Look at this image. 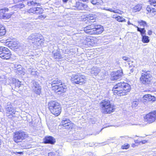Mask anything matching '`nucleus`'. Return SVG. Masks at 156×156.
I'll use <instances>...</instances> for the list:
<instances>
[{
  "mask_svg": "<svg viewBox=\"0 0 156 156\" xmlns=\"http://www.w3.org/2000/svg\"><path fill=\"white\" fill-rule=\"evenodd\" d=\"M112 143H114V142H111Z\"/></svg>",
  "mask_w": 156,
  "mask_h": 156,
  "instance_id": "obj_62",
  "label": "nucleus"
},
{
  "mask_svg": "<svg viewBox=\"0 0 156 156\" xmlns=\"http://www.w3.org/2000/svg\"><path fill=\"white\" fill-rule=\"evenodd\" d=\"M28 41L36 46H39L44 43V37L40 34L35 33L30 35L27 38Z\"/></svg>",
  "mask_w": 156,
  "mask_h": 156,
  "instance_id": "obj_4",
  "label": "nucleus"
},
{
  "mask_svg": "<svg viewBox=\"0 0 156 156\" xmlns=\"http://www.w3.org/2000/svg\"><path fill=\"white\" fill-rule=\"evenodd\" d=\"M10 50L6 47H0V57L3 59H8L11 57Z\"/></svg>",
  "mask_w": 156,
  "mask_h": 156,
  "instance_id": "obj_9",
  "label": "nucleus"
},
{
  "mask_svg": "<svg viewBox=\"0 0 156 156\" xmlns=\"http://www.w3.org/2000/svg\"><path fill=\"white\" fill-rule=\"evenodd\" d=\"M138 23L140 24V26H143L144 27L147 25V22L142 20L138 21Z\"/></svg>",
  "mask_w": 156,
  "mask_h": 156,
  "instance_id": "obj_33",
  "label": "nucleus"
},
{
  "mask_svg": "<svg viewBox=\"0 0 156 156\" xmlns=\"http://www.w3.org/2000/svg\"><path fill=\"white\" fill-rule=\"evenodd\" d=\"M113 17L114 18H115L117 20V19L118 16H117V15L114 14L113 15Z\"/></svg>",
  "mask_w": 156,
  "mask_h": 156,
  "instance_id": "obj_47",
  "label": "nucleus"
},
{
  "mask_svg": "<svg viewBox=\"0 0 156 156\" xmlns=\"http://www.w3.org/2000/svg\"><path fill=\"white\" fill-rule=\"evenodd\" d=\"M141 6L140 5H137L134 7L133 10L134 12H138L141 9Z\"/></svg>",
  "mask_w": 156,
  "mask_h": 156,
  "instance_id": "obj_31",
  "label": "nucleus"
},
{
  "mask_svg": "<svg viewBox=\"0 0 156 156\" xmlns=\"http://www.w3.org/2000/svg\"><path fill=\"white\" fill-rule=\"evenodd\" d=\"M13 83L12 84V87L14 86L15 88H19L20 85V82L19 80L16 78H13L12 79Z\"/></svg>",
  "mask_w": 156,
  "mask_h": 156,
  "instance_id": "obj_23",
  "label": "nucleus"
},
{
  "mask_svg": "<svg viewBox=\"0 0 156 156\" xmlns=\"http://www.w3.org/2000/svg\"><path fill=\"white\" fill-rule=\"evenodd\" d=\"M55 88H54V90L56 93H58V94L65 93L67 89V84L62 81L58 86H55Z\"/></svg>",
  "mask_w": 156,
  "mask_h": 156,
  "instance_id": "obj_11",
  "label": "nucleus"
},
{
  "mask_svg": "<svg viewBox=\"0 0 156 156\" xmlns=\"http://www.w3.org/2000/svg\"><path fill=\"white\" fill-rule=\"evenodd\" d=\"M149 2L151 3L150 4L152 6L156 8V1L155 0H149Z\"/></svg>",
  "mask_w": 156,
  "mask_h": 156,
  "instance_id": "obj_37",
  "label": "nucleus"
},
{
  "mask_svg": "<svg viewBox=\"0 0 156 156\" xmlns=\"http://www.w3.org/2000/svg\"><path fill=\"white\" fill-rule=\"evenodd\" d=\"M142 73L139 80L140 83L147 87L151 86L152 84V76L151 72L144 69L141 70Z\"/></svg>",
  "mask_w": 156,
  "mask_h": 156,
  "instance_id": "obj_2",
  "label": "nucleus"
},
{
  "mask_svg": "<svg viewBox=\"0 0 156 156\" xmlns=\"http://www.w3.org/2000/svg\"><path fill=\"white\" fill-rule=\"evenodd\" d=\"M58 106H56L55 108L51 111V113L55 115L58 116L61 113L62 111V108L59 104L58 105Z\"/></svg>",
  "mask_w": 156,
  "mask_h": 156,
  "instance_id": "obj_18",
  "label": "nucleus"
},
{
  "mask_svg": "<svg viewBox=\"0 0 156 156\" xmlns=\"http://www.w3.org/2000/svg\"><path fill=\"white\" fill-rule=\"evenodd\" d=\"M117 20L119 22H126V20L124 18H123L122 16H118Z\"/></svg>",
  "mask_w": 156,
  "mask_h": 156,
  "instance_id": "obj_36",
  "label": "nucleus"
},
{
  "mask_svg": "<svg viewBox=\"0 0 156 156\" xmlns=\"http://www.w3.org/2000/svg\"><path fill=\"white\" fill-rule=\"evenodd\" d=\"M86 79L84 75L78 73L72 76L71 81L74 84L81 85L86 83Z\"/></svg>",
  "mask_w": 156,
  "mask_h": 156,
  "instance_id": "obj_7",
  "label": "nucleus"
},
{
  "mask_svg": "<svg viewBox=\"0 0 156 156\" xmlns=\"http://www.w3.org/2000/svg\"><path fill=\"white\" fill-rule=\"evenodd\" d=\"M100 71L99 68L94 66L91 69L90 72L92 76H96L98 74Z\"/></svg>",
  "mask_w": 156,
  "mask_h": 156,
  "instance_id": "obj_22",
  "label": "nucleus"
},
{
  "mask_svg": "<svg viewBox=\"0 0 156 156\" xmlns=\"http://www.w3.org/2000/svg\"><path fill=\"white\" fill-rule=\"evenodd\" d=\"M102 26L96 23L89 25L84 28L85 32L90 34H99L104 31Z\"/></svg>",
  "mask_w": 156,
  "mask_h": 156,
  "instance_id": "obj_3",
  "label": "nucleus"
},
{
  "mask_svg": "<svg viewBox=\"0 0 156 156\" xmlns=\"http://www.w3.org/2000/svg\"><path fill=\"white\" fill-rule=\"evenodd\" d=\"M43 142L44 144H54L56 142L55 139L51 136H46L43 139Z\"/></svg>",
  "mask_w": 156,
  "mask_h": 156,
  "instance_id": "obj_17",
  "label": "nucleus"
},
{
  "mask_svg": "<svg viewBox=\"0 0 156 156\" xmlns=\"http://www.w3.org/2000/svg\"><path fill=\"white\" fill-rule=\"evenodd\" d=\"M129 145L127 144L126 145H125V144L124 145H123L122 147V149H127L129 148Z\"/></svg>",
  "mask_w": 156,
  "mask_h": 156,
  "instance_id": "obj_43",
  "label": "nucleus"
},
{
  "mask_svg": "<svg viewBox=\"0 0 156 156\" xmlns=\"http://www.w3.org/2000/svg\"><path fill=\"white\" fill-rule=\"evenodd\" d=\"M149 94H145L144 95L143 98V99L145 100V101H148V99L149 98Z\"/></svg>",
  "mask_w": 156,
  "mask_h": 156,
  "instance_id": "obj_41",
  "label": "nucleus"
},
{
  "mask_svg": "<svg viewBox=\"0 0 156 156\" xmlns=\"http://www.w3.org/2000/svg\"><path fill=\"white\" fill-rule=\"evenodd\" d=\"M104 9L106 11H109L110 12H113L114 13H118L119 14L122 15V13H123V12L121 11L119 9H116V10H113L112 8L111 9H105V8H104V9Z\"/></svg>",
  "mask_w": 156,
  "mask_h": 156,
  "instance_id": "obj_24",
  "label": "nucleus"
},
{
  "mask_svg": "<svg viewBox=\"0 0 156 156\" xmlns=\"http://www.w3.org/2000/svg\"><path fill=\"white\" fill-rule=\"evenodd\" d=\"M27 4L28 6H30L31 5L35 6L37 5V6L40 4L39 3L34 2L33 1L28 2H27Z\"/></svg>",
  "mask_w": 156,
  "mask_h": 156,
  "instance_id": "obj_34",
  "label": "nucleus"
},
{
  "mask_svg": "<svg viewBox=\"0 0 156 156\" xmlns=\"http://www.w3.org/2000/svg\"><path fill=\"white\" fill-rule=\"evenodd\" d=\"M5 109L6 114H9L8 116H12L13 117V115L16 112V109L15 108H13L12 105L10 102H8L7 103V105L5 106ZM10 118V117H9ZM11 118L12 117H10Z\"/></svg>",
  "mask_w": 156,
  "mask_h": 156,
  "instance_id": "obj_12",
  "label": "nucleus"
},
{
  "mask_svg": "<svg viewBox=\"0 0 156 156\" xmlns=\"http://www.w3.org/2000/svg\"><path fill=\"white\" fill-rule=\"evenodd\" d=\"M17 153H18L19 154H23V152H17Z\"/></svg>",
  "mask_w": 156,
  "mask_h": 156,
  "instance_id": "obj_52",
  "label": "nucleus"
},
{
  "mask_svg": "<svg viewBox=\"0 0 156 156\" xmlns=\"http://www.w3.org/2000/svg\"><path fill=\"white\" fill-rule=\"evenodd\" d=\"M63 126V128L68 130L72 129L73 128V124L71 123L70 120L66 118H64L61 123Z\"/></svg>",
  "mask_w": 156,
  "mask_h": 156,
  "instance_id": "obj_13",
  "label": "nucleus"
},
{
  "mask_svg": "<svg viewBox=\"0 0 156 156\" xmlns=\"http://www.w3.org/2000/svg\"><path fill=\"white\" fill-rule=\"evenodd\" d=\"M8 9L5 8L0 10V18L4 20H7L10 18L12 15L10 13H5L6 11H8Z\"/></svg>",
  "mask_w": 156,
  "mask_h": 156,
  "instance_id": "obj_15",
  "label": "nucleus"
},
{
  "mask_svg": "<svg viewBox=\"0 0 156 156\" xmlns=\"http://www.w3.org/2000/svg\"><path fill=\"white\" fill-rule=\"evenodd\" d=\"M112 138H111V139H111V140H113Z\"/></svg>",
  "mask_w": 156,
  "mask_h": 156,
  "instance_id": "obj_60",
  "label": "nucleus"
},
{
  "mask_svg": "<svg viewBox=\"0 0 156 156\" xmlns=\"http://www.w3.org/2000/svg\"><path fill=\"white\" fill-rule=\"evenodd\" d=\"M64 3H66L69 0H62Z\"/></svg>",
  "mask_w": 156,
  "mask_h": 156,
  "instance_id": "obj_53",
  "label": "nucleus"
},
{
  "mask_svg": "<svg viewBox=\"0 0 156 156\" xmlns=\"http://www.w3.org/2000/svg\"><path fill=\"white\" fill-rule=\"evenodd\" d=\"M146 141L145 140H144L142 141V143L143 144H145L146 142Z\"/></svg>",
  "mask_w": 156,
  "mask_h": 156,
  "instance_id": "obj_54",
  "label": "nucleus"
},
{
  "mask_svg": "<svg viewBox=\"0 0 156 156\" xmlns=\"http://www.w3.org/2000/svg\"><path fill=\"white\" fill-rule=\"evenodd\" d=\"M90 1L93 5H101L103 4V2L102 0H90Z\"/></svg>",
  "mask_w": 156,
  "mask_h": 156,
  "instance_id": "obj_27",
  "label": "nucleus"
},
{
  "mask_svg": "<svg viewBox=\"0 0 156 156\" xmlns=\"http://www.w3.org/2000/svg\"><path fill=\"white\" fill-rule=\"evenodd\" d=\"M53 155L52 152H50L48 153V156H52Z\"/></svg>",
  "mask_w": 156,
  "mask_h": 156,
  "instance_id": "obj_49",
  "label": "nucleus"
},
{
  "mask_svg": "<svg viewBox=\"0 0 156 156\" xmlns=\"http://www.w3.org/2000/svg\"><path fill=\"white\" fill-rule=\"evenodd\" d=\"M130 90V86L129 84L122 82L118 83L114 85L112 91L114 94H117L119 96H122L127 94Z\"/></svg>",
  "mask_w": 156,
  "mask_h": 156,
  "instance_id": "obj_1",
  "label": "nucleus"
},
{
  "mask_svg": "<svg viewBox=\"0 0 156 156\" xmlns=\"http://www.w3.org/2000/svg\"><path fill=\"white\" fill-rule=\"evenodd\" d=\"M46 16L45 15H41L40 16H39L37 17V19L41 20H43L46 17Z\"/></svg>",
  "mask_w": 156,
  "mask_h": 156,
  "instance_id": "obj_40",
  "label": "nucleus"
},
{
  "mask_svg": "<svg viewBox=\"0 0 156 156\" xmlns=\"http://www.w3.org/2000/svg\"><path fill=\"white\" fill-rule=\"evenodd\" d=\"M121 139H122L123 140H125V139L127 138H128V136H121L120 137Z\"/></svg>",
  "mask_w": 156,
  "mask_h": 156,
  "instance_id": "obj_45",
  "label": "nucleus"
},
{
  "mask_svg": "<svg viewBox=\"0 0 156 156\" xmlns=\"http://www.w3.org/2000/svg\"><path fill=\"white\" fill-rule=\"evenodd\" d=\"M58 103L57 102L53 101H51L48 103V106L50 112L51 110H53L55 108L56 106H58Z\"/></svg>",
  "mask_w": 156,
  "mask_h": 156,
  "instance_id": "obj_20",
  "label": "nucleus"
},
{
  "mask_svg": "<svg viewBox=\"0 0 156 156\" xmlns=\"http://www.w3.org/2000/svg\"><path fill=\"white\" fill-rule=\"evenodd\" d=\"M142 37V41L144 43H147L150 41L149 37L147 36L144 35Z\"/></svg>",
  "mask_w": 156,
  "mask_h": 156,
  "instance_id": "obj_30",
  "label": "nucleus"
},
{
  "mask_svg": "<svg viewBox=\"0 0 156 156\" xmlns=\"http://www.w3.org/2000/svg\"><path fill=\"white\" fill-rule=\"evenodd\" d=\"M1 143H2V142L1 141V140H0V145H1Z\"/></svg>",
  "mask_w": 156,
  "mask_h": 156,
  "instance_id": "obj_57",
  "label": "nucleus"
},
{
  "mask_svg": "<svg viewBox=\"0 0 156 156\" xmlns=\"http://www.w3.org/2000/svg\"><path fill=\"white\" fill-rule=\"evenodd\" d=\"M117 6H113L112 8L113 9V10L118 9H117Z\"/></svg>",
  "mask_w": 156,
  "mask_h": 156,
  "instance_id": "obj_51",
  "label": "nucleus"
},
{
  "mask_svg": "<svg viewBox=\"0 0 156 156\" xmlns=\"http://www.w3.org/2000/svg\"><path fill=\"white\" fill-rule=\"evenodd\" d=\"M139 101L137 100L133 101L131 104V106L133 108H135L139 104Z\"/></svg>",
  "mask_w": 156,
  "mask_h": 156,
  "instance_id": "obj_35",
  "label": "nucleus"
},
{
  "mask_svg": "<svg viewBox=\"0 0 156 156\" xmlns=\"http://www.w3.org/2000/svg\"><path fill=\"white\" fill-rule=\"evenodd\" d=\"M37 71H33L31 70L30 71V73L31 74L34 76H35L37 75Z\"/></svg>",
  "mask_w": 156,
  "mask_h": 156,
  "instance_id": "obj_42",
  "label": "nucleus"
},
{
  "mask_svg": "<svg viewBox=\"0 0 156 156\" xmlns=\"http://www.w3.org/2000/svg\"><path fill=\"white\" fill-rule=\"evenodd\" d=\"M6 33V30L4 27L0 25V36L5 35Z\"/></svg>",
  "mask_w": 156,
  "mask_h": 156,
  "instance_id": "obj_28",
  "label": "nucleus"
},
{
  "mask_svg": "<svg viewBox=\"0 0 156 156\" xmlns=\"http://www.w3.org/2000/svg\"><path fill=\"white\" fill-rule=\"evenodd\" d=\"M28 137L27 133L22 130L16 131L14 133L13 140L16 143L21 142Z\"/></svg>",
  "mask_w": 156,
  "mask_h": 156,
  "instance_id": "obj_6",
  "label": "nucleus"
},
{
  "mask_svg": "<svg viewBox=\"0 0 156 156\" xmlns=\"http://www.w3.org/2000/svg\"><path fill=\"white\" fill-rule=\"evenodd\" d=\"M35 14H40L43 13L44 10L40 7H35Z\"/></svg>",
  "mask_w": 156,
  "mask_h": 156,
  "instance_id": "obj_29",
  "label": "nucleus"
},
{
  "mask_svg": "<svg viewBox=\"0 0 156 156\" xmlns=\"http://www.w3.org/2000/svg\"><path fill=\"white\" fill-rule=\"evenodd\" d=\"M147 33L149 35H151L152 34V31L151 30H149Z\"/></svg>",
  "mask_w": 156,
  "mask_h": 156,
  "instance_id": "obj_48",
  "label": "nucleus"
},
{
  "mask_svg": "<svg viewBox=\"0 0 156 156\" xmlns=\"http://www.w3.org/2000/svg\"><path fill=\"white\" fill-rule=\"evenodd\" d=\"M134 71V70H133V69H130V71L131 72H133V71Z\"/></svg>",
  "mask_w": 156,
  "mask_h": 156,
  "instance_id": "obj_55",
  "label": "nucleus"
},
{
  "mask_svg": "<svg viewBox=\"0 0 156 156\" xmlns=\"http://www.w3.org/2000/svg\"><path fill=\"white\" fill-rule=\"evenodd\" d=\"M128 25H130L131 24V23H130V22L129 21H128Z\"/></svg>",
  "mask_w": 156,
  "mask_h": 156,
  "instance_id": "obj_56",
  "label": "nucleus"
},
{
  "mask_svg": "<svg viewBox=\"0 0 156 156\" xmlns=\"http://www.w3.org/2000/svg\"><path fill=\"white\" fill-rule=\"evenodd\" d=\"M52 57L54 59H59L62 58V56L59 50H56L52 51Z\"/></svg>",
  "mask_w": 156,
  "mask_h": 156,
  "instance_id": "obj_19",
  "label": "nucleus"
},
{
  "mask_svg": "<svg viewBox=\"0 0 156 156\" xmlns=\"http://www.w3.org/2000/svg\"><path fill=\"white\" fill-rule=\"evenodd\" d=\"M149 98L148 99V101H154L155 100V98L154 96H152L150 94H149Z\"/></svg>",
  "mask_w": 156,
  "mask_h": 156,
  "instance_id": "obj_38",
  "label": "nucleus"
},
{
  "mask_svg": "<svg viewBox=\"0 0 156 156\" xmlns=\"http://www.w3.org/2000/svg\"><path fill=\"white\" fill-rule=\"evenodd\" d=\"M80 1H82L83 2H90V0H80Z\"/></svg>",
  "mask_w": 156,
  "mask_h": 156,
  "instance_id": "obj_50",
  "label": "nucleus"
},
{
  "mask_svg": "<svg viewBox=\"0 0 156 156\" xmlns=\"http://www.w3.org/2000/svg\"><path fill=\"white\" fill-rule=\"evenodd\" d=\"M75 6L76 9L79 10H88L89 9V8L87 5L80 2H76Z\"/></svg>",
  "mask_w": 156,
  "mask_h": 156,
  "instance_id": "obj_16",
  "label": "nucleus"
},
{
  "mask_svg": "<svg viewBox=\"0 0 156 156\" xmlns=\"http://www.w3.org/2000/svg\"><path fill=\"white\" fill-rule=\"evenodd\" d=\"M123 74L122 69L114 71L111 73V79L112 80H116L120 79Z\"/></svg>",
  "mask_w": 156,
  "mask_h": 156,
  "instance_id": "obj_14",
  "label": "nucleus"
},
{
  "mask_svg": "<svg viewBox=\"0 0 156 156\" xmlns=\"http://www.w3.org/2000/svg\"><path fill=\"white\" fill-rule=\"evenodd\" d=\"M25 5L23 3H19L17 4L14 6L15 8H17L18 9H21L24 7Z\"/></svg>",
  "mask_w": 156,
  "mask_h": 156,
  "instance_id": "obj_32",
  "label": "nucleus"
},
{
  "mask_svg": "<svg viewBox=\"0 0 156 156\" xmlns=\"http://www.w3.org/2000/svg\"><path fill=\"white\" fill-rule=\"evenodd\" d=\"M86 18L87 20H92L91 22H94L95 21V18H96V15L92 14H89L86 15Z\"/></svg>",
  "mask_w": 156,
  "mask_h": 156,
  "instance_id": "obj_25",
  "label": "nucleus"
},
{
  "mask_svg": "<svg viewBox=\"0 0 156 156\" xmlns=\"http://www.w3.org/2000/svg\"><path fill=\"white\" fill-rule=\"evenodd\" d=\"M134 26L137 28V31L140 32L141 36L146 35V31L144 28H140L136 25H134Z\"/></svg>",
  "mask_w": 156,
  "mask_h": 156,
  "instance_id": "obj_26",
  "label": "nucleus"
},
{
  "mask_svg": "<svg viewBox=\"0 0 156 156\" xmlns=\"http://www.w3.org/2000/svg\"><path fill=\"white\" fill-rule=\"evenodd\" d=\"M35 7L32 8H30L29 10H28V12L30 13H33L35 14Z\"/></svg>",
  "mask_w": 156,
  "mask_h": 156,
  "instance_id": "obj_39",
  "label": "nucleus"
},
{
  "mask_svg": "<svg viewBox=\"0 0 156 156\" xmlns=\"http://www.w3.org/2000/svg\"><path fill=\"white\" fill-rule=\"evenodd\" d=\"M122 58L125 61H127L128 62H129V59L126 56H123Z\"/></svg>",
  "mask_w": 156,
  "mask_h": 156,
  "instance_id": "obj_44",
  "label": "nucleus"
},
{
  "mask_svg": "<svg viewBox=\"0 0 156 156\" xmlns=\"http://www.w3.org/2000/svg\"><path fill=\"white\" fill-rule=\"evenodd\" d=\"M30 86L33 92L37 95H40L41 93L42 88L39 83L33 80L31 82Z\"/></svg>",
  "mask_w": 156,
  "mask_h": 156,
  "instance_id": "obj_8",
  "label": "nucleus"
},
{
  "mask_svg": "<svg viewBox=\"0 0 156 156\" xmlns=\"http://www.w3.org/2000/svg\"><path fill=\"white\" fill-rule=\"evenodd\" d=\"M17 69V70L18 71H20V70H19V69Z\"/></svg>",
  "mask_w": 156,
  "mask_h": 156,
  "instance_id": "obj_58",
  "label": "nucleus"
},
{
  "mask_svg": "<svg viewBox=\"0 0 156 156\" xmlns=\"http://www.w3.org/2000/svg\"><path fill=\"white\" fill-rule=\"evenodd\" d=\"M100 106L102 108V112L105 114H110L115 109L114 106H112L110 101L106 99L102 100L100 103Z\"/></svg>",
  "mask_w": 156,
  "mask_h": 156,
  "instance_id": "obj_5",
  "label": "nucleus"
},
{
  "mask_svg": "<svg viewBox=\"0 0 156 156\" xmlns=\"http://www.w3.org/2000/svg\"><path fill=\"white\" fill-rule=\"evenodd\" d=\"M87 41H88V40H89L88 39V38H87Z\"/></svg>",
  "mask_w": 156,
  "mask_h": 156,
  "instance_id": "obj_61",
  "label": "nucleus"
},
{
  "mask_svg": "<svg viewBox=\"0 0 156 156\" xmlns=\"http://www.w3.org/2000/svg\"><path fill=\"white\" fill-rule=\"evenodd\" d=\"M145 121L149 123L154 122L156 120V111L151 112L146 114L144 117Z\"/></svg>",
  "mask_w": 156,
  "mask_h": 156,
  "instance_id": "obj_10",
  "label": "nucleus"
},
{
  "mask_svg": "<svg viewBox=\"0 0 156 156\" xmlns=\"http://www.w3.org/2000/svg\"><path fill=\"white\" fill-rule=\"evenodd\" d=\"M106 142H106H106H103V143H101V144H103V143H106Z\"/></svg>",
  "mask_w": 156,
  "mask_h": 156,
  "instance_id": "obj_59",
  "label": "nucleus"
},
{
  "mask_svg": "<svg viewBox=\"0 0 156 156\" xmlns=\"http://www.w3.org/2000/svg\"><path fill=\"white\" fill-rule=\"evenodd\" d=\"M62 82V81L58 78L52 80L51 83H50L51 84V87L53 88V90H54V88H55V86H58L60 83H61Z\"/></svg>",
  "mask_w": 156,
  "mask_h": 156,
  "instance_id": "obj_21",
  "label": "nucleus"
},
{
  "mask_svg": "<svg viewBox=\"0 0 156 156\" xmlns=\"http://www.w3.org/2000/svg\"><path fill=\"white\" fill-rule=\"evenodd\" d=\"M22 0H13V2L15 3H17Z\"/></svg>",
  "mask_w": 156,
  "mask_h": 156,
  "instance_id": "obj_46",
  "label": "nucleus"
}]
</instances>
